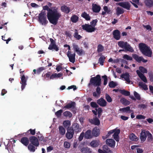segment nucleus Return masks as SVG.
<instances>
[{"mask_svg": "<svg viewBox=\"0 0 153 153\" xmlns=\"http://www.w3.org/2000/svg\"><path fill=\"white\" fill-rule=\"evenodd\" d=\"M77 54L79 56L82 55L83 54H84L85 52L82 49H79L78 51L76 52Z\"/></svg>", "mask_w": 153, "mask_h": 153, "instance_id": "nucleus-61", "label": "nucleus"}, {"mask_svg": "<svg viewBox=\"0 0 153 153\" xmlns=\"http://www.w3.org/2000/svg\"><path fill=\"white\" fill-rule=\"evenodd\" d=\"M92 10L93 12L95 13L99 12L101 10V7L100 6L96 4H92Z\"/></svg>", "mask_w": 153, "mask_h": 153, "instance_id": "nucleus-23", "label": "nucleus"}, {"mask_svg": "<svg viewBox=\"0 0 153 153\" xmlns=\"http://www.w3.org/2000/svg\"><path fill=\"white\" fill-rule=\"evenodd\" d=\"M105 98L107 101L109 102H111L112 101V99L111 97L107 94H105Z\"/></svg>", "mask_w": 153, "mask_h": 153, "instance_id": "nucleus-53", "label": "nucleus"}, {"mask_svg": "<svg viewBox=\"0 0 153 153\" xmlns=\"http://www.w3.org/2000/svg\"><path fill=\"white\" fill-rule=\"evenodd\" d=\"M103 10L105 11L106 13L108 14L112 13V11L110 8H108L107 6H105L103 7Z\"/></svg>", "mask_w": 153, "mask_h": 153, "instance_id": "nucleus-46", "label": "nucleus"}, {"mask_svg": "<svg viewBox=\"0 0 153 153\" xmlns=\"http://www.w3.org/2000/svg\"><path fill=\"white\" fill-rule=\"evenodd\" d=\"M148 130H142L140 134V139L141 142H144L147 138Z\"/></svg>", "mask_w": 153, "mask_h": 153, "instance_id": "nucleus-13", "label": "nucleus"}, {"mask_svg": "<svg viewBox=\"0 0 153 153\" xmlns=\"http://www.w3.org/2000/svg\"><path fill=\"white\" fill-rule=\"evenodd\" d=\"M138 85L139 86H140L144 90L148 89L147 85L142 82H139L138 83Z\"/></svg>", "mask_w": 153, "mask_h": 153, "instance_id": "nucleus-42", "label": "nucleus"}, {"mask_svg": "<svg viewBox=\"0 0 153 153\" xmlns=\"http://www.w3.org/2000/svg\"><path fill=\"white\" fill-rule=\"evenodd\" d=\"M79 19V18L77 16L73 15L71 17L70 20L72 22L76 23L78 21Z\"/></svg>", "mask_w": 153, "mask_h": 153, "instance_id": "nucleus-36", "label": "nucleus"}, {"mask_svg": "<svg viewBox=\"0 0 153 153\" xmlns=\"http://www.w3.org/2000/svg\"><path fill=\"white\" fill-rule=\"evenodd\" d=\"M80 151L82 153H91L90 149L88 147H83L81 149Z\"/></svg>", "mask_w": 153, "mask_h": 153, "instance_id": "nucleus-35", "label": "nucleus"}, {"mask_svg": "<svg viewBox=\"0 0 153 153\" xmlns=\"http://www.w3.org/2000/svg\"><path fill=\"white\" fill-rule=\"evenodd\" d=\"M136 73L139 77L143 82L145 83L147 82V81L146 77L140 71L138 70H137Z\"/></svg>", "mask_w": 153, "mask_h": 153, "instance_id": "nucleus-22", "label": "nucleus"}, {"mask_svg": "<svg viewBox=\"0 0 153 153\" xmlns=\"http://www.w3.org/2000/svg\"><path fill=\"white\" fill-rule=\"evenodd\" d=\"M106 144L112 148H114L115 146V142L112 139H107L105 141Z\"/></svg>", "mask_w": 153, "mask_h": 153, "instance_id": "nucleus-18", "label": "nucleus"}, {"mask_svg": "<svg viewBox=\"0 0 153 153\" xmlns=\"http://www.w3.org/2000/svg\"><path fill=\"white\" fill-rule=\"evenodd\" d=\"M59 131L60 134L62 135H64L65 133V130L63 127L62 126L59 127Z\"/></svg>", "mask_w": 153, "mask_h": 153, "instance_id": "nucleus-43", "label": "nucleus"}, {"mask_svg": "<svg viewBox=\"0 0 153 153\" xmlns=\"http://www.w3.org/2000/svg\"><path fill=\"white\" fill-rule=\"evenodd\" d=\"M134 95L137 100H140L141 98L140 95L135 91L134 92Z\"/></svg>", "mask_w": 153, "mask_h": 153, "instance_id": "nucleus-62", "label": "nucleus"}, {"mask_svg": "<svg viewBox=\"0 0 153 153\" xmlns=\"http://www.w3.org/2000/svg\"><path fill=\"white\" fill-rule=\"evenodd\" d=\"M118 5L121 7L126 9L127 10H129L130 7V4L128 2H121L118 3Z\"/></svg>", "mask_w": 153, "mask_h": 153, "instance_id": "nucleus-16", "label": "nucleus"}, {"mask_svg": "<svg viewBox=\"0 0 153 153\" xmlns=\"http://www.w3.org/2000/svg\"><path fill=\"white\" fill-rule=\"evenodd\" d=\"M129 138L132 141H137L138 140V137H137L133 133H131L130 134Z\"/></svg>", "mask_w": 153, "mask_h": 153, "instance_id": "nucleus-34", "label": "nucleus"}, {"mask_svg": "<svg viewBox=\"0 0 153 153\" xmlns=\"http://www.w3.org/2000/svg\"><path fill=\"white\" fill-rule=\"evenodd\" d=\"M89 122L91 124L99 126L100 124V122L99 120L96 117L93 119L89 120Z\"/></svg>", "mask_w": 153, "mask_h": 153, "instance_id": "nucleus-21", "label": "nucleus"}, {"mask_svg": "<svg viewBox=\"0 0 153 153\" xmlns=\"http://www.w3.org/2000/svg\"><path fill=\"white\" fill-rule=\"evenodd\" d=\"M61 10L62 12L67 14L69 13L70 11V8L65 5L61 7Z\"/></svg>", "mask_w": 153, "mask_h": 153, "instance_id": "nucleus-30", "label": "nucleus"}, {"mask_svg": "<svg viewBox=\"0 0 153 153\" xmlns=\"http://www.w3.org/2000/svg\"><path fill=\"white\" fill-rule=\"evenodd\" d=\"M63 110L62 109H60L56 111L55 113V114L57 117H59L61 116V114Z\"/></svg>", "mask_w": 153, "mask_h": 153, "instance_id": "nucleus-59", "label": "nucleus"}, {"mask_svg": "<svg viewBox=\"0 0 153 153\" xmlns=\"http://www.w3.org/2000/svg\"><path fill=\"white\" fill-rule=\"evenodd\" d=\"M97 48V52L99 53L102 52L104 50V47L100 44L98 45Z\"/></svg>", "mask_w": 153, "mask_h": 153, "instance_id": "nucleus-44", "label": "nucleus"}, {"mask_svg": "<svg viewBox=\"0 0 153 153\" xmlns=\"http://www.w3.org/2000/svg\"><path fill=\"white\" fill-rule=\"evenodd\" d=\"M20 76L21 77L20 82V83L22 84L21 88L22 90H23L25 88L27 85L26 81L28 77L27 76L25 77L24 74H20Z\"/></svg>", "mask_w": 153, "mask_h": 153, "instance_id": "nucleus-8", "label": "nucleus"}, {"mask_svg": "<svg viewBox=\"0 0 153 153\" xmlns=\"http://www.w3.org/2000/svg\"><path fill=\"white\" fill-rule=\"evenodd\" d=\"M98 111V117L99 118H100L102 112V110L101 108L99 107L97 109Z\"/></svg>", "mask_w": 153, "mask_h": 153, "instance_id": "nucleus-60", "label": "nucleus"}, {"mask_svg": "<svg viewBox=\"0 0 153 153\" xmlns=\"http://www.w3.org/2000/svg\"><path fill=\"white\" fill-rule=\"evenodd\" d=\"M101 79L100 76L98 74L96 76L91 78L89 85L91 84L94 86H100L101 84Z\"/></svg>", "mask_w": 153, "mask_h": 153, "instance_id": "nucleus-3", "label": "nucleus"}, {"mask_svg": "<svg viewBox=\"0 0 153 153\" xmlns=\"http://www.w3.org/2000/svg\"><path fill=\"white\" fill-rule=\"evenodd\" d=\"M139 47L143 55L149 57L152 56V51L149 46L144 43H140L139 44Z\"/></svg>", "mask_w": 153, "mask_h": 153, "instance_id": "nucleus-2", "label": "nucleus"}, {"mask_svg": "<svg viewBox=\"0 0 153 153\" xmlns=\"http://www.w3.org/2000/svg\"><path fill=\"white\" fill-rule=\"evenodd\" d=\"M114 132L113 135V137L114 140L117 141H119V135L120 133V129L115 128L114 129Z\"/></svg>", "mask_w": 153, "mask_h": 153, "instance_id": "nucleus-15", "label": "nucleus"}, {"mask_svg": "<svg viewBox=\"0 0 153 153\" xmlns=\"http://www.w3.org/2000/svg\"><path fill=\"white\" fill-rule=\"evenodd\" d=\"M117 85L116 83L113 81L110 82L109 84V86L111 88H114Z\"/></svg>", "mask_w": 153, "mask_h": 153, "instance_id": "nucleus-50", "label": "nucleus"}, {"mask_svg": "<svg viewBox=\"0 0 153 153\" xmlns=\"http://www.w3.org/2000/svg\"><path fill=\"white\" fill-rule=\"evenodd\" d=\"M35 146L33 144H30L28 146V149L30 152H34L35 151L36 149H37V148H35Z\"/></svg>", "mask_w": 153, "mask_h": 153, "instance_id": "nucleus-41", "label": "nucleus"}, {"mask_svg": "<svg viewBox=\"0 0 153 153\" xmlns=\"http://www.w3.org/2000/svg\"><path fill=\"white\" fill-rule=\"evenodd\" d=\"M120 92L122 94L126 96H128L130 95V92L125 90H120Z\"/></svg>", "mask_w": 153, "mask_h": 153, "instance_id": "nucleus-47", "label": "nucleus"}, {"mask_svg": "<svg viewBox=\"0 0 153 153\" xmlns=\"http://www.w3.org/2000/svg\"><path fill=\"white\" fill-rule=\"evenodd\" d=\"M73 130L74 132L78 133L80 132L81 131V128L80 127L79 125L77 123H74L72 124L70 127Z\"/></svg>", "mask_w": 153, "mask_h": 153, "instance_id": "nucleus-14", "label": "nucleus"}, {"mask_svg": "<svg viewBox=\"0 0 153 153\" xmlns=\"http://www.w3.org/2000/svg\"><path fill=\"white\" fill-rule=\"evenodd\" d=\"M93 137H98L100 134V130L97 127H95L91 131Z\"/></svg>", "mask_w": 153, "mask_h": 153, "instance_id": "nucleus-20", "label": "nucleus"}, {"mask_svg": "<svg viewBox=\"0 0 153 153\" xmlns=\"http://www.w3.org/2000/svg\"><path fill=\"white\" fill-rule=\"evenodd\" d=\"M103 148L105 150V153H113V152L108 148L106 146H104L103 147Z\"/></svg>", "mask_w": 153, "mask_h": 153, "instance_id": "nucleus-52", "label": "nucleus"}, {"mask_svg": "<svg viewBox=\"0 0 153 153\" xmlns=\"http://www.w3.org/2000/svg\"><path fill=\"white\" fill-rule=\"evenodd\" d=\"M132 57L134 59L139 63H140L141 61L143 63H145L148 61L147 60L144 59L143 56H139L136 54H133Z\"/></svg>", "mask_w": 153, "mask_h": 153, "instance_id": "nucleus-11", "label": "nucleus"}, {"mask_svg": "<svg viewBox=\"0 0 153 153\" xmlns=\"http://www.w3.org/2000/svg\"><path fill=\"white\" fill-rule=\"evenodd\" d=\"M140 71L143 73H147V70L143 66H140L139 68Z\"/></svg>", "mask_w": 153, "mask_h": 153, "instance_id": "nucleus-51", "label": "nucleus"}, {"mask_svg": "<svg viewBox=\"0 0 153 153\" xmlns=\"http://www.w3.org/2000/svg\"><path fill=\"white\" fill-rule=\"evenodd\" d=\"M120 111H122L123 112H126L128 113H130L132 111L130 109V107L129 106H127L125 108H120Z\"/></svg>", "mask_w": 153, "mask_h": 153, "instance_id": "nucleus-39", "label": "nucleus"}, {"mask_svg": "<svg viewBox=\"0 0 153 153\" xmlns=\"http://www.w3.org/2000/svg\"><path fill=\"white\" fill-rule=\"evenodd\" d=\"M122 78L124 79L128 83H129L131 81L130 79V75L128 73H125L121 75Z\"/></svg>", "mask_w": 153, "mask_h": 153, "instance_id": "nucleus-24", "label": "nucleus"}, {"mask_svg": "<svg viewBox=\"0 0 153 153\" xmlns=\"http://www.w3.org/2000/svg\"><path fill=\"white\" fill-rule=\"evenodd\" d=\"M20 142L25 146H27L29 143V140L28 138L26 137H22L21 139Z\"/></svg>", "mask_w": 153, "mask_h": 153, "instance_id": "nucleus-27", "label": "nucleus"}, {"mask_svg": "<svg viewBox=\"0 0 153 153\" xmlns=\"http://www.w3.org/2000/svg\"><path fill=\"white\" fill-rule=\"evenodd\" d=\"M74 133L73 130L71 129V128H68L67 129V132L65 134L66 137L68 139H71L73 138Z\"/></svg>", "mask_w": 153, "mask_h": 153, "instance_id": "nucleus-9", "label": "nucleus"}, {"mask_svg": "<svg viewBox=\"0 0 153 153\" xmlns=\"http://www.w3.org/2000/svg\"><path fill=\"white\" fill-rule=\"evenodd\" d=\"M39 21L42 25H45L48 23L45 12H42L39 14Z\"/></svg>", "mask_w": 153, "mask_h": 153, "instance_id": "nucleus-5", "label": "nucleus"}, {"mask_svg": "<svg viewBox=\"0 0 153 153\" xmlns=\"http://www.w3.org/2000/svg\"><path fill=\"white\" fill-rule=\"evenodd\" d=\"M124 12V10L119 7H117V14L119 16L120 14L123 13Z\"/></svg>", "mask_w": 153, "mask_h": 153, "instance_id": "nucleus-45", "label": "nucleus"}, {"mask_svg": "<svg viewBox=\"0 0 153 153\" xmlns=\"http://www.w3.org/2000/svg\"><path fill=\"white\" fill-rule=\"evenodd\" d=\"M50 40L51 42V44L48 48V49L52 50L53 49L56 51H58L59 49L56 44L55 41L51 38H50Z\"/></svg>", "mask_w": 153, "mask_h": 153, "instance_id": "nucleus-7", "label": "nucleus"}, {"mask_svg": "<svg viewBox=\"0 0 153 153\" xmlns=\"http://www.w3.org/2000/svg\"><path fill=\"white\" fill-rule=\"evenodd\" d=\"M97 103L101 107H105L107 105L106 101L103 99L101 97L97 101Z\"/></svg>", "mask_w": 153, "mask_h": 153, "instance_id": "nucleus-17", "label": "nucleus"}, {"mask_svg": "<svg viewBox=\"0 0 153 153\" xmlns=\"http://www.w3.org/2000/svg\"><path fill=\"white\" fill-rule=\"evenodd\" d=\"M62 76V74L61 73H59L58 74L56 73L52 74L50 77V79H53L56 78H59Z\"/></svg>", "mask_w": 153, "mask_h": 153, "instance_id": "nucleus-37", "label": "nucleus"}, {"mask_svg": "<svg viewBox=\"0 0 153 153\" xmlns=\"http://www.w3.org/2000/svg\"><path fill=\"white\" fill-rule=\"evenodd\" d=\"M74 36L77 40L80 39L82 37V36L78 34V31L76 29H75L74 30Z\"/></svg>", "mask_w": 153, "mask_h": 153, "instance_id": "nucleus-40", "label": "nucleus"}, {"mask_svg": "<svg viewBox=\"0 0 153 153\" xmlns=\"http://www.w3.org/2000/svg\"><path fill=\"white\" fill-rule=\"evenodd\" d=\"M64 146L65 148H69L70 147V144L68 142L65 141L64 143Z\"/></svg>", "mask_w": 153, "mask_h": 153, "instance_id": "nucleus-64", "label": "nucleus"}, {"mask_svg": "<svg viewBox=\"0 0 153 153\" xmlns=\"http://www.w3.org/2000/svg\"><path fill=\"white\" fill-rule=\"evenodd\" d=\"M43 9L48 11L47 16L50 22L53 25H56L61 16L58 8L55 7L49 8L48 6L45 5L43 7Z\"/></svg>", "mask_w": 153, "mask_h": 153, "instance_id": "nucleus-1", "label": "nucleus"}, {"mask_svg": "<svg viewBox=\"0 0 153 153\" xmlns=\"http://www.w3.org/2000/svg\"><path fill=\"white\" fill-rule=\"evenodd\" d=\"M114 38L117 40H119L120 38V32L118 30H114L113 32Z\"/></svg>", "mask_w": 153, "mask_h": 153, "instance_id": "nucleus-19", "label": "nucleus"}, {"mask_svg": "<svg viewBox=\"0 0 153 153\" xmlns=\"http://www.w3.org/2000/svg\"><path fill=\"white\" fill-rule=\"evenodd\" d=\"M76 103L74 102H72L71 103H68L66 105L64 106L63 108V109L64 108L69 109L72 108H74L75 107Z\"/></svg>", "mask_w": 153, "mask_h": 153, "instance_id": "nucleus-26", "label": "nucleus"}, {"mask_svg": "<svg viewBox=\"0 0 153 153\" xmlns=\"http://www.w3.org/2000/svg\"><path fill=\"white\" fill-rule=\"evenodd\" d=\"M84 138L86 139H90L92 138L93 136L91 131L90 130H87L84 133Z\"/></svg>", "mask_w": 153, "mask_h": 153, "instance_id": "nucleus-25", "label": "nucleus"}, {"mask_svg": "<svg viewBox=\"0 0 153 153\" xmlns=\"http://www.w3.org/2000/svg\"><path fill=\"white\" fill-rule=\"evenodd\" d=\"M29 140L31 143L36 147L39 145L37 138L35 136H31L29 137Z\"/></svg>", "mask_w": 153, "mask_h": 153, "instance_id": "nucleus-10", "label": "nucleus"}, {"mask_svg": "<svg viewBox=\"0 0 153 153\" xmlns=\"http://www.w3.org/2000/svg\"><path fill=\"white\" fill-rule=\"evenodd\" d=\"M91 106L93 108H97L99 107V105L97 104V102H92L90 103Z\"/></svg>", "mask_w": 153, "mask_h": 153, "instance_id": "nucleus-54", "label": "nucleus"}, {"mask_svg": "<svg viewBox=\"0 0 153 153\" xmlns=\"http://www.w3.org/2000/svg\"><path fill=\"white\" fill-rule=\"evenodd\" d=\"M102 78L104 79L103 84L104 85H107L108 82L107 77L106 75H104L102 76Z\"/></svg>", "mask_w": 153, "mask_h": 153, "instance_id": "nucleus-57", "label": "nucleus"}, {"mask_svg": "<svg viewBox=\"0 0 153 153\" xmlns=\"http://www.w3.org/2000/svg\"><path fill=\"white\" fill-rule=\"evenodd\" d=\"M81 16L85 19L87 21L90 20L91 19L90 17L88 14L86 12L84 11L81 14Z\"/></svg>", "mask_w": 153, "mask_h": 153, "instance_id": "nucleus-32", "label": "nucleus"}, {"mask_svg": "<svg viewBox=\"0 0 153 153\" xmlns=\"http://www.w3.org/2000/svg\"><path fill=\"white\" fill-rule=\"evenodd\" d=\"M118 45L120 48L124 49L126 51L133 52L134 51L133 48L127 42L120 41L118 42Z\"/></svg>", "mask_w": 153, "mask_h": 153, "instance_id": "nucleus-4", "label": "nucleus"}, {"mask_svg": "<svg viewBox=\"0 0 153 153\" xmlns=\"http://www.w3.org/2000/svg\"><path fill=\"white\" fill-rule=\"evenodd\" d=\"M63 115L65 117H71L72 116V114L69 111H66L63 113Z\"/></svg>", "mask_w": 153, "mask_h": 153, "instance_id": "nucleus-49", "label": "nucleus"}, {"mask_svg": "<svg viewBox=\"0 0 153 153\" xmlns=\"http://www.w3.org/2000/svg\"><path fill=\"white\" fill-rule=\"evenodd\" d=\"M63 125L65 128H70V126L71 125V122L69 120H65L63 123Z\"/></svg>", "mask_w": 153, "mask_h": 153, "instance_id": "nucleus-38", "label": "nucleus"}, {"mask_svg": "<svg viewBox=\"0 0 153 153\" xmlns=\"http://www.w3.org/2000/svg\"><path fill=\"white\" fill-rule=\"evenodd\" d=\"M30 132V134L32 135H34L35 134V129H30L28 131H27V133H29Z\"/></svg>", "mask_w": 153, "mask_h": 153, "instance_id": "nucleus-63", "label": "nucleus"}, {"mask_svg": "<svg viewBox=\"0 0 153 153\" xmlns=\"http://www.w3.org/2000/svg\"><path fill=\"white\" fill-rule=\"evenodd\" d=\"M147 140L148 141H152L153 140V137L152 134L148 131V132L147 135Z\"/></svg>", "mask_w": 153, "mask_h": 153, "instance_id": "nucleus-48", "label": "nucleus"}, {"mask_svg": "<svg viewBox=\"0 0 153 153\" xmlns=\"http://www.w3.org/2000/svg\"><path fill=\"white\" fill-rule=\"evenodd\" d=\"M99 55L100 56H101L99 59L98 62L100 65H103L105 59V57L104 56L102 55V53H100Z\"/></svg>", "mask_w": 153, "mask_h": 153, "instance_id": "nucleus-28", "label": "nucleus"}, {"mask_svg": "<svg viewBox=\"0 0 153 153\" xmlns=\"http://www.w3.org/2000/svg\"><path fill=\"white\" fill-rule=\"evenodd\" d=\"M98 22L97 19L93 20L92 21L90 22V25H91L93 27H95V26L96 25L97 23Z\"/></svg>", "mask_w": 153, "mask_h": 153, "instance_id": "nucleus-55", "label": "nucleus"}, {"mask_svg": "<svg viewBox=\"0 0 153 153\" xmlns=\"http://www.w3.org/2000/svg\"><path fill=\"white\" fill-rule=\"evenodd\" d=\"M67 55L69 58V61L71 62L74 63L75 60V53H74L73 54H71V51H68L67 52Z\"/></svg>", "mask_w": 153, "mask_h": 153, "instance_id": "nucleus-12", "label": "nucleus"}, {"mask_svg": "<svg viewBox=\"0 0 153 153\" xmlns=\"http://www.w3.org/2000/svg\"><path fill=\"white\" fill-rule=\"evenodd\" d=\"M144 2L145 5L149 8L153 6V2L152 0H144Z\"/></svg>", "mask_w": 153, "mask_h": 153, "instance_id": "nucleus-29", "label": "nucleus"}, {"mask_svg": "<svg viewBox=\"0 0 153 153\" xmlns=\"http://www.w3.org/2000/svg\"><path fill=\"white\" fill-rule=\"evenodd\" d=\"M90 145L92 147H97L99 145V141L98 140H92L90 143Z\"/></svg>", "mask_w": 153, "mask_h": 153, "instance_id": "nucleus-31", "label": "nucleus"}, {"mask_svg": "<svg viewBox=\"0 0 153 153\" xmlns=\"http://www.w3.org/2000/svg\"><path fill=\"white\" fill-rule=\"evenodd\" d=\"M73 47L74 51L76 52L78 51V50L79 49L78 46L75 43H73Z\"/></svg>", "mask_w": 153, "mask_h": 153, "instance_id": "nucleus-58", "label": "nucleus"}, {"mask_svg": "<svg viewBox=\"0 0 153 153\" xmlns=\"http://www.w3.org/2000/svg\"><path fill=\"white\" fill-rule=\"evenodd\" d=\"M82 27L83 30H86L88 33H91L94 32L96 29L95 27H93L91 25L86 24L82 25Z\"/></svg>", "mask_w": 153, "mask_h": 153, "instance_id": "nucleus-6", "label": "nucleus"}, {"mask_svg": "<svg viewBox=\"0 0 153 153\" xmlns=\"http://www.w3.org/2000/svg\"><path fill=\"white\" fill-rule=\"evenodd\" d=\"M123 58L124 59H126L127 60L131 61L132 60V57L127 54L124 55L123 56Z\"/></svg>", "mask_w": 153, "mask_h": 153, "instance_id": "nucleus-56", "label": "nucleus"}, {"mask_svg": "<svg viewBox=\"0 0 153 153\" xmlns=\"http://www.w3.org/2000/svg\"><path fill=\"white\" fill-rule=\"evenodd\" d=\"M120 101L123 105L125 106L128 105L130 103L129 101L124 98H121L120 100Z\"/></svg>", "mask_w": 153, "mask_h": 153, "instance_id": "nucleus-33", "label": "nucleus"}]
</instances>
